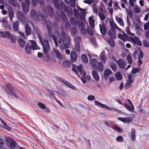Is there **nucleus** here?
<instances>
[{
  "label": "nucleus",
  "instance_id": "nucleus-60",
  "mask_svg": "<svg viewBox=\"0 0 149 149\" xmlns=\"http://www.w3.org/2000/svg\"><path fill=\"white\" fill-rule=\"evenodd\" d=\"M77 32V30L76 27H73L71 29V33L73 35H75L76 34Z\"/></svg>",
  "mask_w": 149,
  "mask_h": 149
},
{
  "label": "nucleus",
  "instance_id": "nucleus-57",
  "mask_svg": "<svg viewBox=\"0 0 149 149\" xmlns=\"http://www.w3.org/2000/svg\"><path fill=\"white\" fill-rule=\"evenodd\" d=\"M126 10L130 17H132L133 16V14L131 10L127 8L126 9Z\"/></svg>",
  "mask_w": 149,
  "mask_h": 149
},
{
  "label": "nucleus",
  "instance_id": "nucleus-7",
  "mask_svg": "<svg viewBox=\"0 0 149 149\" xmlns=\"http://www.w3.org/2000/svg\"><path fill=\"white\" fill-rule=\"evenodd\" d=\"M79 73L81 74V77L79 76L78 74L77 75L81 79L83 83L85 84L86 82V79L88 81H89L90 80V77L88 75L86 76V72L85 71L82 70Z\"/></svg>",
  "mask_w": 149,
  "mask_h": 149
},
{
  "label": "nucleus",
  "instance_id": "nucleus-38",
  "mask_svg": "<svg viewBox=\"0 0 149 149\" xmlns=\"http://www.w3.org/2000/svg\"><path fill=\"white\" fill-rule=\"evenodd\" d=\"M9 2L14 7H17L18 6V4L17 3L16 0H8Z\"/></svg>",
  "mask_w": 149,
  "mask_h": 149
},
{
  "label": "nucleus",
  "instance_id": "nucleus-2",
  "mask_svg": "<svg viewBox=\"0 0 149 149\" xmlns=\"http://www.w3.org/2000/svg\"><path fill=\"white\" fill-rule=\"evenodd\" d=\"M3 88L12 99H17L19 98L17 95V93L10 84L9 83L4 85Z\"/></svg>",
  "mask_w": 149,
  "mask_h": 149
},
{
  "label": "nucleus",
  "instance_id": "nucleus-6",
  "mask_svg": "<svg viewBox=\"0 0 149 149\" xmlns=\"http://www.w3.org/2000/svg\"><path fill=\"white\" fill-rule=\"evenodd\" d=\"M47 30L48 31V34L49 35L50 37H52L53 40H54L55 46L57 47L58 46V41L57 39L54 35H52V30L51 29V25H49V24L47 25Z\"/></svg>",
  "mask_w": 149,
  "mask_h": 149
},
{
  "label": "nucleus",
  "instance_id": "nucleus-50",
  "mask_svg": "<svg viewBox=\"0 0 149 149\" xmlns=\"http://www.w3.org/2000/svg\"><path fill=\"white\" fill-rule=\"evenodd\" d=\"M125 30L127 34L131 36H134V34L131 32V31L130 30L129 27L128 26H127L126 27L125 29Z\"/></svg>",
  "mask_w": 149,
  "mask_h": 149
},
{
  "label": "nucleus",
  "instance_id": "nucleus-17",
  "mask_svg": "<svg viewBox=\"0 0 149 149\" xmlns=\"http://www.w3.org/2000/svg\"><path fill=\"white\" fill-rule=\"evenodd\" d=\"M112 71L109 69H107L105 70L104 71V77L106 79H107L109 76L112 74Z\"/></svg>",
  "mask_w": 149,
  "mask_h": 149
},
{
  "label": "nucleus",
  "instance_id": "nucleus-15",
  "mask_svg": "<svg viewBox=\"0 0 149 149\" xmlns=\"http://www.w3.org/2000/svg\"><path fill=\"white\" fill-rule=\"evenodd\" d=\"M90 59V63L91 65L93 67H95L97 63V60L95 58H93L91 59V55L90 54H88Z\"/></svg>",
  "mask_w": 149,
  "mask_h": 149
},
{
  "label": "nucleus",
  "instance_id": "nucleus-44",
  "mask_svg": "<svg viewBox=\"0 0 149 149\" xmlns=\"http://www.w3.org/2000/svg\"><path fill=\"white\" fill-rule=\"evenodd\" d=\"M133 76V75L132 74H128V80L127 81L131 82L132 83L134 82V80L133 79H132V77Z\"/></svg>",
  "mask_w": 149,
  "mask_h": 149
},
{
  "label": "nucleus",
  "instance_id": "nucleus-31",
  "mask_svg": "<svg viewBox=\"0 0 149 149\" xmlns=\"http://www.w3.org/2000/svg\"><path fill=\"white\" fill-rule=\"evenodd\" d=\"M0 33L2 35V37H6L7 38H9V35L10 32L9 31H6L3 32V31L0 32Z\"/></svg>",
  "mask_w": 149,
  "mask_h": 149
},
{
  "label": "nucleus",
  "instance_id": "nucleus-45",
  "mask_svg": "<svg viewBox=\"0 0 149 149\" xmlns=\"http://www.w3.org/2000/svg\"><path fill=\"white\" fill-rule=\"evenodd\" d=\"M61 5L63 6V10L65 12H66L67 13L69 9L70 8H67L65 5V4L62 1L61 3Z\"/></svg>",
  "mask_w": 149,
  "mask_h": 149
},
{
  "label": "nucleus",
  "instance_id": "nucleus-11",
  "mask_svg": "<svg viewBox=\"0 0 149 149\" xmlns=\"http://www.w3.org/2000/svg\"><path fill=\"white\" fill-rule=\"evenodd\" d=\"M129 38L130 41L133 44H137L139 46L141 45V42L137 37L134 36V37H132L131 36H130Z\"/></svg>",
  "mask_w": 149,
  "mask_h": 149
},
{
  "label": "nucleus",
  "instance_id": "nucleus-48",
  "mask_svg": "<svg viewBox=\"0 0 149 149\" xmlns=\"http://www.w3.org/2000/svg\"><path fill=\"white\" fill-rule=\"evenodd\" d=\"M127 61L128 63L130 64H131L132 63V58L131 56L130 55L128 54L127 55Z\"/></svg>",
  "mask_w": 149,
  "mask_h": 149
},
{
  "label": "nucleus",
  "instance_id": "nucleus-1",
  "mask_svg": "<svg viewBox=\"0 0 149 149\" xmlns=\"http://www.w3.org/2000/svg\"><path fill=\"white\" fill-rule=\"evenodd\" d=\"M66 38V36L65 33L63 31H62L61 33V38L58 40V46L61 50H63L64 48L66 49L69 47L70 38L69 37H67V39L68 42H66L65 44L64 41H65Z\"/></svg>",
  "mask_w": 149,
  "mask_h": 149
},
{
  "label": "nucleus",
  "instance_id": "nucleus-51",
  "mask_svg": "<svg viewBox=\"0 0 149 149\" xmlns=\"http://www.w3.org/2000/svg\"><path fill=\"white\" fill-rule=\"evenodd\" d=\"M70 65L69 62L68 61H65L62 63L63 66L64 67H68Z\"/></svg>",
  "mask_w": 149,
  "mask_h": 149
},
{
  "label": "nucleus",
  "instance_id": "nucleus-29",
  "mask_svg": "<svg viewBox=\"0 0 149 149\" xmlns=\"http://www.w3.org/2000/svg\"><path fill=\"white\" fill-rule=\"evenodd\" d=\"M131 138L132 140L134 141L136 138L135 131L134 129L132 128L131 132Z\"/></svg>",
  "mask_w": 149,
  "mask_h": 149
},
{
  "label": "nucleus",
  "instance_id": "nucleus-24",
  "mask_svg": "<svg viewBox=\"0 0 149 149\" xmlns=\"http://www.w3.org/2000/svg\"><path fill=\"white\" fill-rule=\"evenodd\" d=\"M92 75L93 78L97 81H98L99 80V77L97 72L95 70L92 71Z\"/></svg>",
  "mask_w": 149,
  "mask_h": 149
},
{
  "label": "nucleus",
  "instance_id": "nucleus-58",
  "mask_svg": "<svg viewBox=\"0 0 149 149\" xmlns=\"http://www.w3.org/2000/svg\"><path fill=\"white\" fill-rule=\"evenodd\" d=\"M77 23L78 24V26L80 28H83L84 26V24L83 23L82 21L81 20L80 22L78 21Z\"/></svg>",
  "mask_w": 149,
  "mask_h": 149
},
{
  "label": "nucleus",
  "instance_id": "nucleus-35",
  "mask_svg": "<svg viewBox=\"0 0 149 149\" xmlns=\"http://www.w3.org/2000/svg\"><path fill=\"white\" fill-rule=\"evenodd\" d=\"M61 15L63 22H66L67 21L66 15L62 11L61 12Z\"/></svg>",
  "mask_w": 149,
  "mask_h": 149
},
{
  "label": "nucleus",
  "instance_id": "nucleus-36",
  "mask_svg": "<svg viewBox=\"0 0 149 149\" xmlns=\"http://www.w3.org/2000/svg\"><path fill=\"white\" fill-rule=\"evenodd\" d=\"M8 38L11 39V42L13 43H14L16 41V37L15 36L11 34L10 33L9 38Z\"/></svg>",
  "mask_w": 149,
  "mask_h": 149
},
{
  "label": "nucleus",
  "instance_id": "nucleus-63",
  "mask_svg": "<svg viewBox=\"0 0 149 149\" xmlns=\"http://www.w3.org/2000/svg\"><path fill=\"white\" fill-rule=\"evenodd\" d=\"M74 14L75 17H77L79 15V12L78 10L76 9H74Z\"/></svg>",
  "mask_w": 149,
  "mask_h": 149
},
{
  "label": "nucleus",
  "instance_id": "nucleus-22",
  "mask_svg": "<svg viewBox=\"0 0 149 149\" xmlns=\"http://www.w3.org/2000/svg\"><path fill=\"white\" fill-rule=\"evenodd\" d=\"M124 107H125L129 111L133 112L134 109V107L133 105H129L127 103H125V104L123 105Z\"/></svg>",
  "mask_w": 149,
  "mask_h": 149
},
{
  "label": "nucleus",
  "instance_id": "nucleus-20",
  "mask_svg": "<svg viewBox=\"0 0 149 149\" xmlns=\"http://www.w3.org/2000/svg\"><path fill=\"white\" fill-rule=\"evenodd\" d=\"M31 44L29 46L33 49H39L40 48L38 47L36 44L35 41L33 40H31Z\"/></svg>",
  "mask_w": 149,
  "mask_h": 149
},
{
  "label": "nucleus",
  "instance_id": "nucleus-54",
  "mask_svg": "<svg viewBox=\"0 0 149 149\" xmlns=\"http://www.w3.org/2000/svg\"><path fill=\"white\" fill-rule=\"evenodd\" d=\"M64 84H65L68 86L72 88V89H74L75 88L74 86L72 84L67 81H65Z\"/></svg>",
  "mask_w": 149,
  "mask_h": 149
},
{
  "label": "nucleus",
  "instance_id": "nucleus-37",
  "mask_svg": "<svg viewBox=\"0 0 149 149\" xmlns=\"http://www.w3.org/2000/svg\"><path fill=\"white\" fill-rule=\"evenodd\" d=\"M115 77L118 80H121L122 78V75L119 72H117L115 74Z\"/></svg>",
  "mask_w": 149,
  "mask_h": 149
},
{
  "label": "nucleus",
  "instance_id": "nucleus-33",
  "mask_svg": "<svg viewBox=\"0 0 149 149\" xmlns=\"http://www.w3.org/2000/svg\"><path fill=\"white\" fill-rule=\"evenodd\" d=\"M111 128L114 129L119 132H122V130L121 128L115 125H113V126L111 127Z\"/></svg>",
  "mask_w": 149,
  "mask_h": 149
},
{
  "label": "nucleus",
  "instance_id": "nucleus-32",
  "mask_svg": "<svg viewBox=\"0 0 149 149\" xmlns=\"http://www.w3.org/2000/svg\"><path fill=\"white\" fill-rule=\"evenodd\" d=\"M81 59L83 62L84 63H86L88 62V59L87 56L84 54H83L81 56Z\"/></svg>",
  "mask_w": 149,
  "mask_h": 149
},
{
  "label": "nucleus",
  "instance_id": "nucleus-16",
  "mask_svg": "<svg viewBox=\"0 0 149 149\" xmlns=\"http://www.w3.org/2000/svg\"><path fill=\"white\" fill-rule=\"evenodd\" d=\"M118 38L121 39L123 41H125L128 38V36L125 33H123V34H118Z\"/></svg>",
  "mask_w": 149,
  "mask_h": 149
},
{
  "label": "nucleus",
  "instance_id": "nucleus-62",
  "mask_svg": "<svg viewBox=\"0 0 149 149\" xmlns=\"http://www.w3.org/2000/svg\"><path fill=\"white\" fill-rule=\"evenodd\" d=\"M116 139L117 141L118 142H123V139L122 136H119L117 137Z\"/></svg>",
  "mask_w": 149,
  "mask_h": 149
},
{
  "label": "nucleus",
  "instance_id": "nucleus-49",
  "mask_svg": "<svg viewBox=\"0 0 149 149\" xmlns=\"http://www.w3.org/2000/svg\"><path fill=\"white\" fill-rule=\"evenodd\" d=\"M98 15L100 19L102 20H104L106 18V17L105 15L100 12H99L98 13Z\"/></svg>",
  "mask_w": 149,
  "mask_h": 149
},
{
  "label": "nucleus",
  "instance_id": "nucleus-8",
  "mask_svg": "<svg viewBox=\"0 0 149 149\" xmlns=\"http://www.w3.org/2000/svg\"><path fill=\"white\" fill-rule=\"evenodd\" d=\"M108 34L110 38L115 39L116 37L115 28L111 24V29L108 31Z\"/></svg>",
  "mask_w": 149,
  "mask_h": 149
},
{
  "label": "nucleus",
  "instance_id": "nucleus-42",
  "mask_svg": "<svg viewBox=\"0 0 149 149\" xmlns=\"http://www.w3.org/2000/svg\"><path fill=\"white\" fill-rule=\"evenodd\" d=\"M25 50L26 52L28 54H30L31 53V50L32 49L29 46V44H27L25 47Z\"/></svg>",
  "mask_w": 149,
  "mask_h": 149
},
{
  "label": "nucleus",
  "instance_id": "nucleus-21",
  "mask_svg": "<svg viewBox=\"0 0 149 149\" xmlns=\"http://www.w3.org/2000/svg\"><path fill=\"white\" fill-rule=\"evenodd\" d=\"M8 11L10 20H12L14 16V12L12 8L11 7H9L8 8Z\"/></svg>",
  "mask_w": 149,
  "mask_h": 149
},
{
  "label": "nucleus",
  "instance_id": "nucleus-5",
  "mask_svg": "<svg viewBox=\"0 0 149 149\" xmlns=\"http://www.w3.org/2000/svg\"><path fill=\"white\" fill-rule=\"evenodd\" d=\"M5 141L8 146L11 149L14 148L17 145L16 143L14 140L9 137H6Z\"/></svg>",
  "mask_w": 149,
  "mask_h": 149
},
{
  "label": "nucleus",
  "instance_id": "nucleus-10",
  "mask_svg": "<svg viewBox=\"0 0 149 149\" xmlns=\"http://www.w3.org/2000/svg\"><path fill=\"white\" fill-rule=\"evenodd\" d=\"M94 103L95 105L102 108H104L107 110H111L113 109V107H110L105 104H103L97 101H95Z\"/></svg>",
  "mask_w": 149,
  "mask_h": 149
},
{
  "label": "nucleus",
  "instance_id": "nucleus-19",
  "mask_svg": "<svg viewBox=\"0 0 149 149\" xmlns=\"http://www.w3.org/2000/svg\"><path fill=\"white\" fill-rule=\"evenodd\" d=\"M17 16L19 19L22 22H24L25 20V16L21 12H19L17 13Z\"/></svg>",
  "mask_w": 149,
  "mask_h": 149
},
{
  "label": "nucleus",
  "instance_id": "nucleus-13",
  "mask_svg": "<svg viewBox=\"0 0 149 149\" xmlns=\"http://www.w3.org/2000/svg\"><path fill=\"white\" fill-rule=\"evenodd\" d=\"M116 62L120 68L123 69L125 68L126 63L123 59H119Z\"/></svg>",
  "mask_w": 149,
  "mask_h": 149
},
{
  "label": "nucleus",
  "instance_id": "nucleus-34",
  "mask_svg": "<svg viewBox=\"0 0 149 149\" xmlns=\"http://www.w3.org/2000/svg\"><path fill=\"white\" fill-rule=\"evenodd\" d=\"M100 60L103 62V63H104L106 62L107 59V57L104 54H100Z\"/></svg>",
  "mask_w": 149,
  "mask_h": 149
},
{
  "label": "nucleus",
  "instance_id": "nucleus-3",
  "mask_svg": "<svg viewBox=\"0 0 149 149\" xmlns=\"http://www.w3.org/2000/svg\"><path fill=\"white\" fill-rule=\"evenodd\" d=\"M38 36L40 41L43 47L44 53L45 54H47L48 51L50 49V46L48 41L46 39L43 40L42 36L39 34H38Z\"/></svg>",
  "mask_w": 149,
  "mask_h": 149
},
{
  "label": "nucleus",
  "instance_id": "nucleus-12",
  "mask_svg": "<svg viewBox=\"0 0 149 149\" xmlns=\"http://www.w3.org/2000/svg\"><path fill=\"white\" fill-rule=\"evenodd\" d=\"M42 10L46 14L48 13L51 16H52L54 15L53 10L50 6H47L46 8L45 7H44Z\"/></svg>",
  "mask_w": 149,
  "mask_h": 149
},
{
  "label": "nucleus",
  "instance_id": "nucleus-40",
  "mask_svg": "<svg viewBox=\"0 0 149 149\" xmlns=\"http://www.w3.org/2000/svg\"><path fill=\"white\" fill-rule=\"evenodd\" d=\"M18 41L20 46L22 47H23L25 44V41L22 39L20 38L18 39Z\"/></svg>",
  "mask_w": 149,
  "mask_h": 149
},
{
  "label": "nucleus",
  "instance_id": "nucleus-4",
  "mask_svg": "<svg viewBox=\"0 0 149 149\" xmlns=\"http://www.w3.org/2000/svg\"><path fill=\"white\" fill-rule=\"evenodd\" d=\"M30 14L32 18L35 20H38L40 19L44 20L45 19V16L44 15L40 13L38 15L36 11L34 9L31 10Z\"/></svg>",
  "mask_w": 149,
  "mask_h": 149
},
{
  "label": "nucleus",
  "instance_id": "nucleus-46",
  "mask_svg": "<svg viewBox=\"0 0 149 149\" xmlns=\"http://www.w3.org/2000/svg\"><path fill=\"white\" fill-rule=\"evenodd\" d=\"M54 3L55 7L58 10L60 9L59 3L58 0H54Z\"/></svg>",
  "mask_w": 149,
  "mask_h": 149
},
{
  "label": "nucleus",
  "instance_id": "nucleus-18",
  "mask_svg": "<svg viewBox=\"0 0 149 149\" xmlns=\"http://www.w3.org/2000/svg\"><path fill=\"white\" fill-rule=\"evenodd\" d=\"M100 32L103 35H104L106 34V29L105 26L103 24H100Z\"/></svg>",
  "mask_w": 149,
  "mask_h": 149
},
{
  "label": "nucleus",
  "instance_id": "nucleus-39",
  "mask_svg": "<svg viewBox=\"0 0 149 149\" xmlns=\"http://www.w3.org/2000/svg\"><path fill=\"white\" fill-rule=\"evenodd\" d=\"M70 21L71 23L74 25H76L77 24L78 21L74 17H72L70 19Z\"/></svg>",
  "mask_w": 149,
  "mask_h": 149
},
{
  "label": "nucleus",
  "instance_id": "nucleus-26",
  "mask_svg": "<svg viewBox=\"0 0 149 149\" xmlns=\"http://www.w3.org/2000/svg\"><path fill=\"white\" fill-rule=\"evenodd\" d=\"M19 22L18 21H15L13 23V27L14 31H18Z\"/></svg>",
  "mask_w": 149,
  "mask_h": 149
},
{
  "label": "nucleus",
  "instance_id": "nucleus-9",
  "mask_svg": "<svg viewBox=\"0 0 149 149\" xmlns=\"http://www.w3.org/2000/svg\"><path fill=\"white\" fill-rule=\"evenodd\" d=\"M26 2H23L22 3V7L23 12L25 13L29 11V6L30 3L29 0H24Z\"/></svg>",
  "mask_w": 149,
  "mask_h": 149
},
{
  "label": "nucleus",
  "instance_id": "nucleus-47",
  "mask_svg": "<svg viewBox=\"0 0 149 149\" xmlns=\"http://www.w3.org/2000/svg\"><path fill=\"white\" fill-rule=\"evenodd\" d=\"M38 106L41 109H46V106L45 105L40 102H38Z\"/></svg>",
  "mask_w": 149,
  "mask_h": 149
},
{
  "label": "nucleus",
  "instance_id": "nucleus-52",
  "mask_svg": "<svg viewBox=\"0 0 149 149\" xmlns=\"http://www.w3.org/2000/svg\"><path fill=\"white\" fill-rule=\"evenodd\" d=\"M87 31L88 33L91 36H92L93 34V31L91 27H87Z\"/></svg>",
  "mask_w": 149,
  "mask_h": 149
},
{
  "label": "nucleus",
  "instance_id": "nucleus-41",
  "mask_svg": "<svg viewBox=\"0 0 149 149\" xmlns=\"http://www.w3.org/2000/svg\"><path fill=\"white\" fill-rule=\"evenodd\" d=\"M113 39L111 38H109L107 40V42L112 47H113L115 46V42L113 40Z\"/></svg>",
  "mask_w": 149,
  "mask_h": 149
},
{
  "label": "nucleus",
  "instance_id": "nucleus-43",
  "mask_svg": "<svg viewBox=\"0 0 149 149\" xmlns=\"http://www.w3.org/2000/svg\"><path fill=\"white\" fill-rule=\"evenodd\" d=\"M98 67L99 70L100 72H102L103 70V66L102 62H100L98 63Z\"/></svg>",
  "mask_w": 149,
  "mask_h": 149
},
{
  "label": "nucleus",
  "instance_id": "nucleus-61",
  "mask_svg": "<svg viewBox=\"0 0 149 149\" xmlns=\"http://www.w3.org/2000/svg\"><path fill=\"white\" fill-rule=\"evenodd\" d=\"M111 67L113 71H116V66L115 63H112L111 65Z\"/></svg>",
  "mask_w": 149,
  "mask_h": 149
},
{
  "label": "nucleus",
  "instance_id": "nucleus-23",
  "mask_svg": "<svg viewBox=\"0 0 149 149\" xmlns=\"http://www.w3.org/2000/svg\"><path fill=\"white\" fill-rule=\"evenodd\" d=\"M70 57L72 61H75L77 58V56L76 53L74 51H71L70 54Z\"/></svg>",
  "mask_w": 149,
  "mask_h": 149
},
{
  "label": "nucleus",
  "instance_id": "nucleus-56",
  "mask_svg": "<svg viewBox=\"0 0 149 149\" xmlns=\"http://www.w3.org/2000/svg\"><path fill=\"white\" fill-rule=\"evenodd\" d=\"M75 47L77 51L79 52L80 50V45L79 42H76Z\"/></svg>",
  "mask_w": 149,
  "mask_h": 149
},
{
  "label": "nucleus",
  "instance_id": "nucleus-27",
  "mask_svg": "<svg viewBox=\"0 0 149 149\" xmlns=\"http://www.w3.org/2000/svg\"><path fill=\"white\" fill-rule=\"evenodd\" d=\"M25 29L26 35H29L31 33V28L28 24H26V25Z\"/></svg>",
  "mask_w": 149,
  "mask_h": 149
},
{
  "label": "nucleus",
  "instance_id": "nucleus-59",
  "mask_svg": "<svg viewBox=\"0 0 149 149\" xmlns=\"http://www.w3.org/2000/svg\"><path fill=\"white\" fill-rule=\"evenodd\" d=\"M67 13L69 16H72L73 13L72 10L71 8H70L68 10Z\"/></svg>",
  "mask_w": 149,
  "mask_h": 149
},
{
  "label": "nucleus",
  "instance_id": "nucleus-28",
  "mask_svg": "<svg viewBox=\"0 0 149 149\" xmlns=\"http://www.w3.org/2000/svg\"><path fill=\"white\" fill-rule=\"evenodd\" d=\"M1 122L3 128L8 130H10V128L7 125V124L3 120H1Z\"/></svg>",
  "mask_w": 149,
  "mask_h": 149
},
{
  "label": "nucleus",
  "instance_id": "nucleus-14",
  "mask_svg": "<svg viewBox=\"0 0 149 149\" xmlns=\"http://www.w3.org/2000/svg\"><path fill=\"white\" fill-rule=\"evenodd\" d=\"M118 119L124 123H130L132 121V118L130 117L125 118L119 117Z\"/></svg>",
  "mask_w": 149,
  "mask_h": 149
},
{
  "label": "nucleus",
  "instance_id": "nucleus-25",
  "mask_svg": "<svg viewBox=\"0 0 149 149\" xmlns=\"http://www.w3.org/2000/svg\"><path fill=\"white\" fill-rule=\"evenodd\" d=\"M53 53L56 55V57L59 59H62V57L61 54L56 49H54L53 50Z\"/></svg>",
  "mask_w": 149,
  "mask_h": 149
},
{
  "label": "nucleus",
  "instance_id": "nucleus-30",
  "mask_svg": "<svg viewBox=\"0 0 149 149\" xmlns=\"http://www.w3.org/2000/svg\"><path fill=\"white\" fill-rule=\"evenodd\" d=\"M115 18L116 20L119 24L120 26H124V24L122 19L120 17H118L116 16Z\"/></svg>",
  "mask_w": 149,
  "mask_h": 149
},
{
  "label": "nucleus",
  "instance_id": "nucleus-53",
  "mask_svg": "<svg viewBox=\"0 0 149 149\" xmlns=\"http://www.w3.org/2000/svg\"><path fill=\"white\" fill-rule=\"evenodd\" d=\"M140 70L139 68H134L132 71V72L133 74H135L136 73L139 72V71Z\"/></svg>",
  "mask_w": 149,
  "mask_h": 149
},
{
  "label": "nucleus",
  "instance_id": "nucleus-55",
  "mask_svg": "<svg viewBox=\"0 0 149 149\" xmlns=\"http://www.w3.org/2000/svg\"><path fill=\"white\" fill-rule=\"evenodd\" d=\"M143 45L144 47H149V41L144 40L143 41Z\"/></svg>",
  "mask_w": 149,
  "mask_h": 149
},
{
  "label": "nucleus",
  "instance_id": "nucleus-64",
  "mask_svg": "<svg viewBox=\"0 0 149 149\" xmlns=\"http://www.w3.org/2000/svg\"><path fill=\"white\" fill-rule=\"evenodd\" d=\"M3 26L6 28L10 30L11 29V27L10 25L8 24V23L3 24Z\"/></svg>",
  "mask_w": 149,
  "mask_h": 149
}]
</instances>
